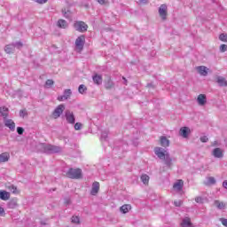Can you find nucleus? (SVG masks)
I'll return each instance as SVG.
<instances>
[{"mask_svg":"<svg viewBox=\"0 0 227 227\" xmlns=\"http://www.w3.org/2000/svg\"><path fill=\"white\" fill-rule=\"evenodd\" d=\"M154 153L158 157V159H160V160H164L165 166H168V168H171V166H173V159L171 158L167 150L162 147H155Z\"/></svg>","mask_w":227,"mask_h":227,"instance_id":"1","label":"nucleus"},{"mask_svg":"<svg viewBox=\"0 0 227 227\" xmlns=\"http://www.w3.org/2000/svg\"><path fill=\"white\" fill-rule=\"evenodd\" d=\"M62 148L58 145H52L51 144H44L43 145V152L44 153H47L48 155H51L52 153H61Z\"/></svg>","mask_w":227,"mask_h":227,"instance_id":"2","label":"nucleus"},{"mask_svg":"<svg viewBox=\"0 0 227 227\" xmlns=\"http://www.w3.org/2000/svg\"><path fill=\"white\" fill-rule=\"evenodd\" d=\"M67 178L72 180H81L82 178V170L81 168H69L66 173Z\"/></svg>","mask_w":227,"mask_h":227,"instance_id":"3","label":"nucleus"},{"mask_svg":"<svg viewBox=\"0 0 227 227\" xmlns=\"http://www.w3.org/2000/svg\"><path fill=\"white\" fill-rule=\"evenodd\" d=\"M84 43H86V36L80 35L76 38L74 45L77 52H81L84 49Z\"/></svg>","mask_w":227,"mask_h":227,"instance_id":"4","label":"nucleus"},{"mask_svg":"<svg viewBox=\"0 0 227 227\" xmlns=\"http://www.w3.org/2000/svg\"><path fill=\"white\" fill-rule=\"evenodd\" d=\"M74 27L75 31H78L79 33H86V31H88V24L84 21H75L74 23Z\"/></svg>","mask_w":227,"mask_h":227,"instance_id":"5","label":"nucleus"},{"mask_svg":"<svg viewBox=\"0 0 227 227\" xmlns=\"http://www.w3.org/2000/svg\"><path fill=\"white\" fill-rule=\"evenodd\" d=\"M65 118L67 120V122L70 125H74L75 123V115L74 114V112L70 110H66Z\"/></svg>","mask_w":227,"mask_h":227,"instance_id":"6","label":"nucleus"},{"mask_svg":"<svg viewBox=\"0 0 227 227\" xmlns=\"http://www.w3.org/2000/svg\"><path fill=\"white\" fill-rule=\"evenodd\" d=\"M158 12L162 20H166L168 17V5L166 4H161L159 7Z\"/></svg>","mask_w":227,"mask_h":227,"instance_id":"7","label":"nucleus"},{"mask_svg":"<svg viewBox=\"0 0 227 227\" xmlns=\"http://www.w3.org/2000/svg\"><path fill=\"white\" fill-rule=\"evenodd\" d=\"M65 111V105H59L58 106L55 110L52 113V116L55 120H58L61 114H63V112Z\"/></svg>","mask_w":227,"mask_h":227,"instance_id":"8","label":"nucleus"},{"mask_svg":"<svg viewBox=\"0 0 227 227\" xmlns=\"http://www.w3.org/2000/svg\"><path fill=\"white\" fill-rule=\"evenodd\" d=\"M196 70L198 74L203 77H207V75H208V68L205 66H199L196 67Z\"/></svg>","mask_w":227,"mask_h":227,"instance_id":"9","label":"nucleus"},{"mask_svg":"<svg viewBox=\"0 0 227 227\" xmlns=\"http://www.w3.org/2000/svg\"><path fill=\"white\" fill-rule=\"evenodd\" d=\"M212 155L215 158V159H223V157H224V153L223 152V149L216 147L213 150Z\"/></svg>","mask_w":227,"mask_h":227,"instance_id":"10","label":"nucleus"},{"mask_svg":"<svg viewBox=\"0 0 227 227\" xmlns=\"http://www.w3.org/2000/svg\"><path fill=\"white\" fill-rule=\"evenodd\" d=\"M98 191H100V183L94 182L90 190L91 196H97V194H98Z\"/></svg>","mask_w":227,"mask_h":227,"instance_id":"11","label":"nucleus"},{"mask_svg":"<svg viewBox=\"0 0 227 227\" xmlns=\"http://www.w3.org/2000/svg\"><path fill=\"white\" fill-rule=\"evenodd\" d=\"M179 134L182 136V137H189V134H191V129H189V127H183L180 129Z\"/></svg>","mask_w":227,"mask_h":227,"instance_id":"12","label":"nucleus"},{"mask_svg":"<svg viewBox=\"0 0 227 227\" xmlns=\"http://www.w3.org/2000/svg\"><path fill=\"white\" fill-rule=\"evenodd\" d=\"M4 126L8 127L12 132L15 130V122L11 119H5L4 120Z\"/></svg>","mask_w":227,"mask_h":227,"instance_id":"13","label":"nucleus"},{"mask_svg":"<svg viewBox=\"0 0 227 227\" xmlns=\"http://www.w3.org/2000/svg\"><path fill=\"white\" fill-rule=\"evenodd\" d=\"M169 139H168V137L161 136L160 137V146H162L163 148H168V146H169Z\"/></svg>","mask_w":227,"mask_h":227,"instance_id":"14","label":"nucleus"},{"mask_svg":"<svg viewBox=\"0 0 227 227\" xmlns=\"http://www.w3.org/2000/svg\"><path fill=\"white\" fill-rule=\"evenodd\" d=\"M197 103L200 106H205L207 104V95L200 94L197 98Z\"/></svg>","mask_w":227,"mask_h":227,"instance_id":"15","label":"nucleus"},{"mask_svg":"<svg viewBox=\"0 0 227 227\" xmlns=\"http://www.w3.org/2000/svg\"><path fill=\"white\" fill-rule=\"evenodd\" d=\"M132 209V206L130 204H124L120 207V212L121 214H129V211Z\"/></svg>","mask_w":227,"mask_h":227,"instance_id":"16","label":"nucleus"},{"mask_svg":"<svg viewBox=\"0 0 227 227\" xmlns=\"http://www.w3.org/2000/svg\"><path fill=\"white\" fill-rule=\"evenodd\" d=\"M4 51L6 54H13L15 52V45L13 43L5 45Z\"/></svg>","mask_w":227,"mask_h":227,"instance_id":"17","label":"nucleus"},{"mask_svg":"<svg viewBox=\"0 0 227 227\" xmlns=\"http://www.w3.org/2000/svg\"><path fill=\"white\" fill-rule=\"evenodd\" d=\"M92 81L94 82V84H97L98 86H100V84H102V75L100 74H95L92 76Z\"/></svg>","mask_w":227,"mask_h":227,"instance_id":"18","label":"nucleus"},{"mask_svg":"<svg viewBox=\"0 0 227 227\" xmlns=\"http://www.w3.org/2000/svg\"><path fill=\"white\" fill-rule=\"evenodd\" d=\"M216 82L219 84L221 87H226L227 86V81L226 78L223 76H217L216 78Z\"/></svg>","mask_w":227,"mask_h":227,"instance_id":"19","label":"nucleus"},{"mask_svg":"<svg viewBox=\"0 0 227 227\" xmlns=\"http://www.w3.org/2000/svg\"><path fill=\"white\" fill-rule=\"evenodd\" d=\"M176 191H182L184 189V181L182 179L178 180L173 185Z\"/></svg>","mask_w":227,"mask_h":227,"instance_id":"20","label":"nucleus"},{"mask_svg":"<svg viewBox=\"0 0 227 227\" xmlns=\"http://www.w3.org/2000/svg\"><path fill=\"white\" fill-rule=\"evenodd\" d=\"M8 113H9L8 107L6 106L0 107V116H3L4 120H6V118H8Z\"/></svg>","mask_w":227,"mask_h":227,"instance_id":"21","label":"nucleus"},{"mask_svg":"<svg viewBox=\"0 0 227 227\" xmlns=\"http://www.w3.org/2000/svg\"><path fill=\"white\" fill-rule=\"evenodd\" d=\"M0 200H3L4 201L10 200V192L6 191H0Z\"/></svg>","mask_w":227,"mask_h":227,"instance_id":"22","label":"nucleus"},{"mask_svg":"<svg viewBox=\"0 0 227 227\" xmlns=\"http://www.w3.org/2000/svg\"><path fill=\"white\" fill-rule=\"evenodd\" d=\"M182 227H191L192 226V223H191V218L190 217H185L183 219L181 223Z\"/></svg>","mask_w":227,"mask_h":227,"instance_id":"23","label":"nucleus"},{"mask_svg":"<svg viewBox=\"0 0 227 227\" xmlns=\"http://www.w3.org/2000/svg\"><path fill=\"white\" fill-rule=\"evenodd\" d=\"M8 160H10V153H3L2 154H0V163L8 162Z\"/></svg>","mask_w":227,"mask_h":227,"instance_id":"24","label":"nucleus"},{"mask_svg":"<svg viewBox=\"0 0 227 227\" xmlns=\"http://www.w3.org/2000/svg\"><path fill=\"white\" fill-rule=\"evenodd\" d=\"M214 205L218 208V210H224L226 204L224 202H221L219 200H215Z\"/></svg>","mask_w":227,"mask_h":227,"instance_id":"25","label":"nucleus"},{"mask_svg":"<svg viewBox=\"0 0 227 227\" xmlns=\"http://www.w3.org/2000/svg\"><path fill=\"white\" fill-rule=\"evenodd\" d=\"M58 26L62 29H67V27H68V22L65 20H59Z\"/></svg>","mask_w":227,"mask_h":227,"instance_id":"26","label":"nucleus"},{"mask_svg":"<svg viewBox=\"0 0 227 227\" xmlns=\"http://www.w3.org/2000/svg\"><path fill=\"white\" fill-rule=\"evenodd\" d=\"M62 15L65 19H71L72 18V12L70 10L62 9Z\"/></svg>","mask_w":227,"mask_h":227,"instance_id":"27","label":"nucleus"},{"mask_svg":"<svg viewBox=\"0 0 227 227\" xmlns=\"http://www.w3.org/2000/svg\"><path fill=\"white\" fill-rule=\"evenodd\" d=\"M140 179L143 182V184H145V185H148V183L150 182V176H148V175H142Z\"/></svg>","mask_w":227,"mask_h":227,"instance_id":"28","label":"nucleus"},{"mask_svg":"<svg viewBox=\"0 0 227 227\" xmlns=\"http://www.w3.org/2000/svg\"><path fill=\"white\" fill-rule=\"evenodd\" d=\"M105 88H106V90H113V88H114V83L113 82V81L108 80L105 83Z\"/></svg>","mask_w":227,"mask_h":227,"instance_id":"29","label":"nucleus"},{"mask_svg":"<svg viewBox=\"0 0 227 227\" xmlns=\"http://www.w3.org/2000/svg\"><path fill=\"white\" fill-rule=\"evenodd\" d=\"M78 91H79V93H81V95H84V92H85V91H88V88L86 87V85L81 84V85L78 87Z\"/></svg>","mask_w":227,"mask_h":227,"instance_id":"30","label":"nucleus"},{"mask_svg":"<svg viewBox=\"0 0 227 227\" xmlns=\"http://www.w3.org/2000/svg\"><path fill=\"white\" fill-rule=\"evenodd\" d=\"M8 208H17V200H11L8 202Z\"/></svg>","mask_w":227,"mask_h":227,"instance_id":"31","label":"nucleus"},{"mask_svg":"<svg viewBox=\"0 0 227 227\" xmlns=\"http://www.w3.org/2000/svg\"><path fill=\"white\" fill-rule=\"evenodd\" d=\"M71 222L74 223V224H81V219L79 218V216H73L71 218Z\"/></svg>","mask_w":227,"mask_h":227,"instance_id":"32","label":"nucleus"},{"mask_svg":"<svg viewBox=\"0 0 227 227\" xmlns=\"http://www.w3.org/2000/svg\"><path fill=\"white\" fill-rule=\"evenodd\" d=\"M70 95H72V90L66 89L64 90V97H66L68 99V98H70Z\"/></svg>","mask_w":227,"mask_h":227,"instance_id":"33","label":"nucleus"},{"mask_svg":"<svg viewBox=\"0 0 227 227\" xmlns=\"http://www.w3.org/2000/svg\"><path fill=\"white\" fill-rule=\"evenodd\" d=\"M51 86H54V81L53 80H47L45 82V88H51Z\"/></svg>","mask_w":227,"mask_h":227,"instance_id":"34","label":"nucleus"},{"mask_svg":"<svg viewBox=\"0 0 227 227\" xmlns=\"http://www.w3.org/2000/svg\"><path fill=\"white\" fill-rule=\"evenodd\" d=\"M12 45H14V49H22V47H23V44L21 42L14 43H12Z\"/></svg>","mask_w":227,"mask_h":227,"instance_id":"35","label":"nucleus"},{"mask_svg":"<svg viewBox=\"0 0 227 227\" xmlns=\"http://www.w3.org/2000/svg\"><path fill=\"white\" fill-rule=\"evenodd\" d=\"M219 40H221V42H227V34H221L219 35Z\"/></svg>","mask_w":227,"mask_h":227,"instance_id":"36","label":"nucleus"},{"mask_svg":"<svg viewBox=\"0 0 227 227\" xmlns=\"http://www.w3.org/2000/svg\"><path fill=\"white\" fill-rule=\"evenodd\" d=\"M20 118H24L25 116H27V110H26V109L20 110Z\"/></svg>","mask_w":227,"mask_h":227,"instance_id":"37","label":"nucleus"},{"mask_svg":"<svg viewBox=\"0 0 227 227\" xmlns=\"http://www.w3.org/2000/svg\"><path fill=\"white\" fill-rule=\"evenodd\" d=\"M227 51V45L226 44H221L220 45V51L221 52H226Z\"/></svg>","mask_w":227,"mask_h":227,"instance_id":"38","label":"nucleus"},{"mask_svg":"<svg viewBox=\"0 0 227 227\" xmlns=\"http://www.w3.org/2000/svg\"><path fill=\"white\" fill-rule=\"evenodd\" d=\"M81 127H82V124L81 122H76L74 124V130H81Z\"/></svg>","mask_w":227,"mask_h":227,"instance_id":"39","label":"nucleus"},{"mask_svg":"<svg viewBox=\"0 0 227 227\" xmlns=\"http://www.w3.org/2000/svg\"><path fill=\"white\" fill-rule=\"evenodd\" d=\"M17 133H18L20 136H22V134H24V128H22V127H18V128H17Z\"/></svg>","mask_w":227,"mask_h":227,"instance_id":"40","label":"nucleus"},{"mask_svg":"<svg viewBox=\"0 0 227 227\" xmlns=\"http://www.w3.org/2000/svg\"><path fill=\"white\" fill-rule=\"evenodd\" d=\"M108 132L107 131H103L102 133H101V139H107V136H108Z\"/></svg>","mask_w":227,"mask_h":227,"instance_id":"41","label":"nucleus"},{"mask_svg":"<svg viewBox=\"0 0 227 227\" xmlns=\"http://www.w3.org/2000/svg\"><path fill=\"white\" fill-rule=\"evenodd\" d=\"M207 182L214 185V184H215V178L214 176H210L208 177Z\"/></svg>","mask_w":227,"mask_h":227,"instance_id":"42","label":"nucleus"},{"mask_svg":"<svg viewBox=\"0 0 227 227\" xmlns=\"http://www.w3.org/2000/svg\"><path fill=\"white\" fill-rule=\"evenodd\" d=\"M58 100H59V102H63L65 100H68L67 98H66V96H64V94L62 96H59L58 97Z\"/></svg>","mask_w":227,"mask_h":227,"instance_id":"43","label":"nucleus"},{"mask_svg":"<svg viewBox=\"0 0 227 227\" xmlns=\"http://www.w3.org/2000/svg\"><path fill=\"white\" fill-rule=\"evenodd\" d=\"M200 141H201V143H207L208 137L207 136L200 137Z\"/></svg>","mask_w":227,"mask_h":227,"instance_id":"44","label":"nucleus"},{"mask_svg":"<svg viewBox=\"0 0 227 227\" xmlns=\"http://www.w3.org/2000/svg\"><path fill=\"white\" fill-rule=\"evenodd\" d=\"M220 222L222 223L223 226L227 227V219L226 218H220Z\"/></svg>","mask_w":227,"mask_h":227,"instance_id":"45","label":"nucleus"},{"mask_svg":"<svg viewBox=\"0 0 227 227\" xmlns=\"http://www.w3.org/2000/svg\"><path fill=\"white\" fill-rule=\"evenodd\" d=\"M10 191H11V192H12L13 194H16V192H17V187L12 185V186H10Z\"/></svg>","mask_w":227,"mask_h":227,"instance_id":"46","label":"nucleus"},{"mask_svg":"<svg viewBox=\"0 0 227 227\" xmlns=\"http://www.w3.org/2000/svg\"><path fill=\"white\" fill-rule=\"evenodd\" d=\"M4 208L3 207H0V217H4Z\"/></svg>","mask_w":227,"mask_h":227,"instance_id":"47","label":"nucleus"},{"mask_svg":"<svg viewBox=\"0 0 227 227\" xmlns=\"http://www.w3.org/2000/svg\"><path fill=\"white\" fill-rule=\"evenodd\" d=\"M195 201H196V203H203V198L202 197H196Z\"/></svg>","mask_w":227,"mask_h":227,"instance_id":"48","label":"nucleus"},{"mask_svg":"<svg viewBox=\"0 0 227 227\" xmlns=\"http://www.w3.org/2000/svg\"><path fill=\"white\" fill-rule=\"evenodd\" d=\"M175 207H182V200H176L174 201Z\"/></svg>","mask_w":227,"mask_h":227,"instance_id":"49","label":"nucleus"},{"mask_svg":"<svg viewBox=\"0 0 227 227\" xmlns=\"http://www.w3.org/2000/svg\"><path fill=\"white\" fill-rule=\"evenodd\" d=\"M99 4H107L108 1L107 0H97Z\"/></svg>","mask_w":227,"mask_h":227,"instance_id":"50","label":"nucleus"},{"mask_svg":"<svg viewBox=\"0 0 227 227\" xmlns=\"http://www.w3.org/2000/svg\"><path fill=\"white\" fill-rule=\"evenodd\" d=\"M140 4H148V0H139Z\"/></svg>","mask_w":227,"mask_h":227,"instance_id":"51","label":"nucleus"},{"mask_svg":"<svg viewBox=\"0 0 227 227\" xmlns=\"http://www.w3.org/2000/svg\"><path fill=\"white\" fill-rule=\"evenodd\" d=\"M65 205H70V199H65Z\"/></svg>","mask_w":227,"mask_h":227,"instance_id":"52","label":"nucleus"},{"mask_svg":"<svg viewBox=\"0 0 227 227\" xmlns=\"http://www.w3.org/2000/svg\"><path fill=\"white\" fill-rule=\"evenodd\" d=\"M123 81H124V84L127 86V78L122 77Z\"/></svg>","mask_w":227,"mask_h":227,"instance_id":"53","label":"nucleus"},{"mask_svg":"<svg viewBox=\"0 0 227 227\" xmlns=\"http://www.w3.org/2000/svg\"><path fill=\"white\" fill-rule=\"evenodd\" d=\"M147 87H148V88H153V85L152 83H148V84H147Z\"/></svg>","mask_w":227,"mask_h":227,"instance_id":"54","label":"nucleus"}]
</instances>
